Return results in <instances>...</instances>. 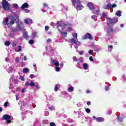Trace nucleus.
Wrapping results in <instances>:
<instances>
[{
  "label": "nucleus",
  "mask_w": 126,
  "mask_h": 126,
  "mask_svg": "<svg viewBox=\"0 0 126 126\" xmlns=\"http://www.w3.org/2000/svg\"><path fill=\"white\" fill-rule=\"evenodd\" d=\"M113 32H114V30H113V28L109 27L107 28L106 31V35H105L106 41H108L112 39V34H113Z\"/></svg>",
  "instance_id": "f257e3e1"
},
{
  "label": "nucleus",
  "mask_w": 126,
  "mask_h": 126,
  "mask_svg": "<svg viewBox=\"0 0 126 126\" xmlns=\"http://www.w3.org/2000/svg\"><path fill=\"white\" fill-rule=\"evenodd\" d=\"M56 25L57 26V29L58 31H63V29H65L66 27H67V26H68V25L65 24H63L60 21L57 22Z\"/></svg>",
  "instance_id": "f03ea898"
},
{
  "label": "nucleus",
  "mask_w": 126,
  "mask_h": 126,
  "mask_svg": "<svg viewBox=\"0 0 126 126\" xmlns=\"http://www.w3.org/2000/svg\"><path fill=\"white\" fill-rule=\"evenodd\" d=\"M1 4L4 10H9V9L10 8V4H9V3H8L6 0H2Z\"/></svg>",
  "instance_id": "7ed1b4c3"
},
{
  "label": "nucleus",
  "mask_w": 126,
  "mask_h": 126,
  "mask_svg": "<svg viewBox=\"0 0 126 126\" xmlns=\"http://www.w3.org/2000/svg\"><path fill=\"white\" fill-rule=\"evenodd\" d=\"M9 19L11 20V21L10 22L11 25H13V24H14L15 21H16V22H18V21H19V17H18L17 15L15 16H10L9 17Z\"/></svg>",
  "instance_id": "20e7f679"
},
{
  "label": "nucleus",
  "mask_w": 126,
  "mask_h": 126,
  "mask_svg": "<svg viewBox=\"0 0 126 126\" xmlns=\"http://www.w3.org/2000/svg\"><path fill=\"white\" fill-rule=\"evenodd\" d=\"M119 21V18L115 17L112 19L107 18V24H115Z\"/></svg>",
  "instance_id": "39448f33"
},
{
  "label": "nucleus",
  "mask_w": 126,
  "mask_h": 126,
  "mask_svg": "<svg viewBox=\"0 0 126 126\" xmlns=\"http://www.w3.org/2000/svg\"><path fill=\"white\" fill-rule=\"evenodd\" d=\"M2 119L6 121V124H10V123H11V120H12L13 118L11 117L10 115L5 114L3 116Z\"/></svg>",
  "instance_id": "423d86ee"
},
{
  "label": "nucleus",
  "mask_w": 126,
  "mask_h": 126,
  "mask_svg": "<svg viewBox=\"0 0 126 126\" xmlns=\"http://www.w3.org/2000/svg\"><path fill=\"white\" fill-rule=\"evenodd\" d=\"M93 13L94 15L92 16V19H94V21H97V17L99 15L100 13V10H97V11H93Z\"/></svg>",
  "instance_id": "0eeeda50"
},
{
  "label": "nucleus",
  "mask_w": 126,
  "mask_h": 126,
  "mask_svg": "<svg viewBox=\"0 0 126 126\" xmlns=\"http://www.w3.org/2000/svg\"><path fill=\"white\" fill-rule=\"evenodd\" d=\"M63 98H66V99L67 100V101H69L70 99L72 98V96L71 95H69L66 92H63Z\"/></svg>",
  "instance_id": "6e6552de"
},
{
  "label": "nucleus",
  "mask_w": 126,
  "mask_h": 126,
  "mask_svg": "<svg viewBox=\"0 0 126 126\" xmlns=\"http://www.w3.org/2000/svg\"><path fill=\"white\" fill-rule=\"evenodd\" d=\"M18 25L17 26V28L20 30H23V28H24V25L22 22H19V21L17 22Z\"/></svg>",
  "instance_id": "1a4fd4ad"
},
{
  "label": "nucleus",
  "mask_w": 126,
  "mask_h": 126,
  "mask_svg": "<svg viewBox=\"0 0 126 126\" xmlns=\"http://www.w3.org/2000/svg\"><path fill=\"white\" fill-rule=\"evenodd\" d=\"M88 6L91 10H93V11H96L97 10H95V7H94V4L92 2H89L88 4Z\"/></svg>",
  "instance_id": "9d476101"
},
{
  "label": "nucleus",
  "mask_w": 126,
  "mask_h": 126,
  "mask_svg": "<svg viewBox=\"0 0 126 126\" xmlns=\"http://www.w3.org/2000/svg\"><path fill=\"white\" fill-rule=\"evenodd\" d=\"M71 43H73V44H75L77 46H80V42L78 41V39L76 40L74 39V38H72L70 39Z\"/></svg>",
  "instance_id": "9b49d317"
},
{
  "label": "nucleus",
  "mask_w": 126,
  "mask_h": 126,
  "mask_svg": "<svg viewBox=\"0 0 126 126\" xmlns=\"http://www.w3.org/2000/svg\"><path fill=\"white\" fill-rule=\"evenodd\" d=\"M83 40H86V39H89L90 40H92V35L89 33H87L85 36H83Z\"/></svg>",
  "instance_id": "f8f14e48"
},
{
  "label": "nucleus",
  "mask_w": 126,
  "mask_h": 126,
  "mask_svg": "<svg viewBox=\"0 0 126 126\" xmlns=\"http://www.w3.org/2000/svg\"><path fill=\"white\" fill-rule=\"evenodd\" d=\"M49 9V6H48V4L46 3H43V7L41 9L42 11L43 12H46L47 10Z\"/></svg>",
  "instance_id": "ddd939ff"
},
{
  "label": "nucleus",
  "mask_w": 126,
  "mask_h": 126,
  "mask_svg": "<svg viewBox=\"0 0 126 126\" xmlns=\"http://www.w3.org/2000/svg\"><path fill=\"white\" fill-rule=\"evenodd\" d=\"M25 86H32V87H34L35 86V83L33 82H31L29 83V81H27L25 84Z\"/></svg>",
  "instance_id": "4468645a"
},
{
  "label": "nucleus",
  "mask_w": 126,
  "mask_h": 126,
  "mask_svg": "<svg viewBox=\"0 0 126 126\" xmlns=\"http://www.w3.org/2000/svg\"><path fill=\"white\" fill-rule=\"evenodd\" d=\"M51 63L52 64H54V65H55L56 66H59V65H60V63H59V61L56 60H52Z\"/></svg>",
  "instance_id": "2eb2a0df"
},
{
  "label": "nucleus",
  "mask_w": 126,
  "mask_h": 126,
  "mask_svg": "<svg viewBox=\"0 0 126 126\" xmlns=\"http://www.w3.org/2000/svg\"><path fill=\"white\" fill-rule=\"evenodd\" d=\"M71 1L73 6L75 5V4H79L81 2L80 0H71Z\"/></svg>",
  "instance_id": "dca6fc26"
},
{
  "label": "nucleus",
  "mask_w": 126,
  "mask_h": 126,
  "mask_svg": "<svg viewBox=\"0 0 126 126\" xmlns=\"http://www.w3.org/2000/svg\"><path fill=\"white\" fill-rule=\"evenodd\" d=\"M24 22L26 24H29L30 23V24H32V23H33V21L31 19H25Z\"/></svg>",
  "instance_id": "f3484780"
},
{
  "label": "nucleus",
  "mask_w": 126,
  "mask_h": 126,
  "mask_svg": "<svg viewBox=\"0 0 126 126\" xmlns=\"http://www.w3.org/2000/svg\"><path fill=\"white\" fill-rule=\"evenodd\" d=\"M94 49L95 52H99V51H101V48L100 47V46L95 45L94 47Z\"/></svg>",
  "instance_id": "a211bd4d"
},
{
  "label": "nucleus",
  "mask_w": 126,
  "mask_h": 126,
  "mask_svg": "<svg viewBox=\"0 0 126 126\" xmlns=\"http://www.w3.org/2000/svg\"><path fill=\"white\" fill-rule=\"evenodd\" d=\"M66 25H68V26L66 27L65 29H68L69 32H70V31H72V29L70 28V26H72V25L71 24H66Z\"/></svg>",
  "instance_id": "6ab92c4d"
},
{
  "label": "nucleus",
  "mask_w": 126,
  "mask_h": 126,
  "mask_svg": "<svg viewBox=\"0 0 126 126\" xmlns=\"http://www.w3.org/2000/svg\"><path fill=\"white\" fill-rule=\"evenodd\" d=\"M45 49L47 51H50L51 52H53V48L50 45H48L45 47Z\"/></svg>",
  "instance_id": "aec40b11"
},
{
  "label": "nucleus",
  "mask_w": 126,
  "mask_h": 126,
  "mask_svg": "<svg viewBox=\"0 0 126 126\" xmlns=\"http://www.w3.org/2000/svg\"><path fill=\"white\" fill-rule=\"evenodd\" d=\"M68 86L69 87L67 89V91H68V92H73L74 90L73 87L70 86V85H68Z\"/></svg>",
  "instance_id": "412c9836"
},
{
  "label": "nucleus",
  "mask_w": 126,
  "mask_h": 126,
  "mask_svg": "<svg viewBox=\"0 0 126 126\" xmlns=\"http://www.w3.org/2000/svg\"><path fill=\"white\" fill-rule=\"evenodd\" d=\"M29 6V5H28V3H25L21 6L22 9H24V8H28V7Z\"/></svg>",
  "instance_id": "4be33fe9"
},
{
  "label": "nucleus",
  "mask_w": 126,
  "mask_h": 126,
  "mask_svg": "<svg viewBox=\"0 0 126 126\" xmlns=\"http://www.w3.org/2000/svg\"><path fill=\"white\" fill-rule=\"evenodd\" d=\"M77 67L81 69V68H82V66L83 65V63L78 62H77Z\"/></svg>",
  "instance_id": "5701e85b"
},
{
  "label": "nucleus",
  "mask_w": 126,
  "mask_h": 126,
  "mask_svg": "<svg viewBox=\"0 0 126 126\" xmlns=\"http://www.w3.org/2000/svg\"><path fill=\"white\" fill-rule=\"evenodd\" d=\"M59 88H61V85L60 84H58L55 85L54 90L56 92L59 90Z\"/></svg>",
  "instance_id": "b1692460"
},
{
  "label": "nucleus",
  "mask_w": 126,
  "mask_h": 126,
  "mask_svg": "<svg viewBox=\"0 0 126 126\" xmlns=\"http://www.w3.org/2000/svg\"><path fill=\"white\" fill-rule=\"evenodd\" d=\"M96 121L98 123H101V122H104V118L102 117H98L96 118Z\"/></svg>",
  "instance_id": "393cba45"
},
{
  "label": "nucleus",
  "mask_w": 126,
  "mask_h": 126,
  "mask_svg": "<svg viewBox=\"0 0 126 126\" xmlns=\"http://www.w3.org/2000/svg\"><path fill=\"white\" fill-rule=\"evenodd\" d=\"M9 18L6 17L3 21L4 25H8V19Z\"/></svg>",
  "instance_id": "a878e982"
},
{
  "label": "nucleus",
  "mask_w": 126,
  "mask_h": 126,
  "mask_svg": "<svg viewBox=\"0 0 126 126\" xmlns=\"http://www.w3.org/2000/svg\"><path fill=\"white\" fill-rule=\"evenodd\" d=\"M59 32L61 33L63 37H66V36H67V32H63L62 31H59Z\"/></svg>",
  "instance_id": "bb28decb"
},
{
  "label": "nucleus",
  "mask_w": 126,
  "mask_h": 126,
  "mask_svg": "<svg viewBox=\"0 0 126 126\" xmlns=\"http://www.w3.org/2000/svg\"><path fill=\"white\" fill-rule=\"evenodd\" d=\"M105 84H106V86L105 87V91H108L109 90V87H110L111 85H110V84L108 82H105Z\"/></svg>",
  "instance_id": "cd10ccee"
},
{
  "label": "nucleus",
  "mask_w": 126,
  "mask_h": 126,
  "mask_svg": "<svg viewBox=\"0 0 126 126\" xmlns=\"http://www.w3.org/2000/svg\"><path fill=\"white\" fill-rule=\"evenodd\" d=\"M31 36L32 39H35V38H37V37H38L37 36V32H32Z\"/></svg>",
  "instance_id": "c85d7f7f"
},
{
  "label": "nucleus",
  "mask_w": 126,
  "mask_h": 126,
  "mask_svg": "<svg viewBox=\"0 0 126 126\" xmlns=\"http://www.w3.org/2000/svg\"><path fill=\"white\" fill-rule=\"evenodd\" d=\"M83 67L85 70L88 69V64L86 63H84L83 64Z\"/></svg>",
  "instance_id": "c756f323"
},
{
  "label": "nucleus",
  "mask_w": 126,
  "mask_h": 126,
  "mask_svg": "<svg viewBox=\"0 0 126 126\" xmlns=\"http://www.w3.org/2000/svg\"><path fill=\"white\" fill-rule=\"evenodd\" d=\"M50 121L48 120H44L42 121V125H49Z\"/></svg>",
  "instance_id": "7c9ffc66"
},
{
  "label": "nucleus",
  "mask_w": 126,
  "mask_h": 126,
  "mask_svg": "<svg viewBox=\"0 0 126 126\" xmlns=\"http://www.w3.org/2000/svg\"><path fill=\"white\" fill-rule=\"evenodd\" d=\"M24 37L26 40H28L29 38V35H28V33L26 32L24 33Z\"/></svg>",
  "instance_id": "2f4dec72"
},
{
  "label": "nucleus",
  "mask_w": 126,
  "mask_h": 126,
  "mask_svg": "<svg viewBox=\"0 0 126 126\" xmlns=\"http://www.w3.org/2000/svg\"><path fill=\"white\" fill-rule=\"evenodd\" d=\"M116 15L117 16H119V17L122 16V11L120 10H118L116 12Z\"/></svg>",
  "instance_id": "473e14b6"
},
{
  "label": "nucleus",
  "mask_w": 126,
  "mask_h": 126,
  "mask_svg": "<svg viewBox=\"0 0 126 126\" xmlns=\"http://www.w3.org/2000/svg\"><path fill=\"white\" fill-rule=\"evenodd\" d=\"M77 10H81L83 8V5H77V7H76Z\"/></svg>",
  "instance_id": "72a5a7b5"
},
{
  "label": "nucleus",
  "mask_w": 126,
  "mask_h": 126,
  "mask_svg": "<svg viewBox=\"0 0 126 126\" xmlns=\"http://www.w3.org/2000/svg\"><path fill=\"white\" fill-rule=\"evenodd\" d=\"M72 35L73 36L74 39H75V40H77V33L73 32V33H72Z\"/></svg>",
  "instance_id": "f704fd0d"
},
{
  "label": "nucleus",
  "mask_w": 126,
  "mask_h": 126,
  "mask_svg": "<svg viewBox=\"0 0 126 126\" xmlns=\"http://www.w3.org/2000/svg\"><path fill=\"white\" fill-rule=\"evenodd\" d=\"M78 62L83 63V62H84V58H83V57H80L78 59Z\"/></svg>",
  "instance_id": "c9c22d12"
},
{
  "label": "nucleus",
  "mask_w": 126,
  "mask_h": 126,
  "mask_svg": "<svg viewBox=\"0 0 126 126\" xmlns=\"http://www.w3.org/2000/svg\"><path fill=\"white\" fill-rule=\"evenodd\" d=\"M39 125H40V121L39 120H36V121L34 122L33 126H38Z\"/></svg>",
  "instance_id": "e433bc0d"
},
{
  "label": "nucleus",
  "mask_w": 126,
  "mask_h": 126,
  "mask_svg": "<svg viewBox=\"0 0 126 126\" xmlns=\"http://www.w3.org/2000/svg\"><path fill=\"white\" fill-rule=\"evenodd\" d=\"M23 73H26L27 72H29V68H25L23 69Z\"/></svg>",
  "instance_id": "4c0bfd02"
},
{
  "label": "nucleus",
  "mask_w": 126,
  "mask_h": 126,
  "mask_svg": "<svg viewBox=\"0 0 126 126\" xmlns=\"http://www.w3.org/2000/svg\"><path fill=\"white\" fill-rule=\"evenodd\" d=\"M111 7H112V5H111L110 4H107L106 6L105 7V9H110V8H111Z\"/></svg>",
  "instance_id": "58836bf2"
},
{
  "label": "nucleus",
  "mask_w": 126,
  "mask_h": 126,
  "mask_svg": "<svg viewBox=\"0 0 126 126\" xmlns=\"http://www.w3.org/2000/svg\"><path fill=\"white\" fill-rule=\"evenodd\" d=\"M124 118H121V117H120L119 116H118L117 117V120H118V121L119 122V123H122L123 122V120Z\"/></svg>",
  "instance_id": "ea45409f"
},
{
  "label": "nucleus",
  "mask_w": 126,
  "mask_h": 126,
  "mask_svg": "<svg viewBox=\"0 0 126 126\" xmlns=\"http://www.w3.org/2000/svg\"><path fill=\"white\" fill-rule=\"evenodd\" d=\"M20 61V58L19 57H16L15 62V63H19Z\"/></svg>",
  "instance_id": "a19ab883"
},
{
  "label": "nucleus",
  "mask_w": 126,
  "mask_h": 126,
  "mask_svg": "<svg viewBox=\"0 0 126 126\" xmlns=\"http://www.w3.org/2000/svg\"><path fill=\"white\" fill-rule=\"evenodd\" d=\"M17 49H18V50H16V52H20V51H21V50H22V47L20 45H19L17 47Z\"/></svg>",
  "instance_id": "79ce46f5"
},
{
  "label": "nucleus",
  "mask_w": 126,
  "mask_h": 126,
  "mask_svg": "<svg viewBox=\"0 0 126 126\" xmlns=\"http://www.w3.org/2000/svg\"><path fill=\"white\" fill-rule=\"evenodd\" d=\"M30 78H31V79H33V78H37V76L31 74V75H30Z\"/></svg>",
  "instance_id": "37998d69"
},
{
  "label": "nucleus",
  "mask_w": 126,
  "mask_h": 126,
  "mask_svg": "<svg viewBox=\"0 0 126 126\" xmlns=\"http://www.w3.org/2000/svg\"><path fill=\"white\" fill-rule=\"evenodd\" d=\"M108 50L109 52H112V50H113V46L112 45H109L108 48Z\"/></svg>",
  "instance_id": "c03bdc74"
},
{
  "label": "nucleus",
  "mask_w": 126,
  "mask_h": 126,
  "mask_svg": "<svg viewBox=\"0 0 126 126\" xmlns=\"http://www.w3.org/2000/svg\"><path fill=\"white\" fill-rule=\"evenodd\" d=\"M13 6L16 9H18V8H19V7H18V4L16 3L13 4Z\"/></svg>",
  "instance_id": "a18cd8bd"
},
{
  "label": "nucleus",
  "mask_w": 126,
  "mask_h": 126,
  "mask_svg": "<svg viewBox=\"0 0 126 126\" xmlns=\"http://www.w3.org/2000/svg\"><path fill=\"white\" fill-rule=\"evenodd\" d=\"M67 9H68L67 7L63 6V7L62 8V11L63 12H64V10H67Z\"/></svg>",
  "instance_id": "49530a36"
},
{
  "label": "nucleus",
  "mask_w": 126,
  "mask_h": 126,
  "mask_svg": "<svg viewBox=\"0 0 126 126\" xmlns=\"http://www.w3.org/2000/svg\"><path fill=\"white\" fill-rule=\"evenodd\" d=\"M33 87H35V88L37 89V90L40 89V86L39 85V84H34V86Z\"/></svg>",
  "instance_id": "de8ad7c7"
},
{
  "label": "nucleus",
  "mask_w": 126,
  "mask_h": 126,
  "mask_svg": "<svg viewBox=\"0 0 126 126\" xmlns=\"http://www.w3.org/2000/svg\"><path fill=\"white\" fill-rule=\"evenodd\" d=\"M12 47H13L14 50H15V51H16V50H17V48H16V43H12Z\"/></svg>",
  "instance_id": "09e8293b"
},
{
  "label": "nucleus",
  "mask_w": 126,
  "mask_h": 126,
  "mask_svg": "<svg viewBox=\"0 0 126 126\" xmlns=\"http://www.w3.org/2000/svg\"><path fill=\"white\" fill-rule=\"evenodd\" d=\"M72 59H73V62H77H77H78V59H77V58H76V57L74 56L73 57Z\"/></svg>",
  "instance_id": "8fccbe9b"
},
{
  "label": "nucleus",
  "mask_w": 126,
  "mask_h": 126,
  "mask_svg": "<svg viewBox=\"0 0 126 126\" xmlns=\"http://www.w3.org/2000/svg\"><path fill=\"white\" fill-rule=\"evenodd\" d=\"M16 99L18 101L20 99V95L19 94H16Z\"/></svg>",
  "instance_id": "3c124183"
},
{
  "label": "nucleus",
  "mask_w": 126,
  "mask_h": 126,
  "mask_svg": "<svg viewBox=\"0 0 126 126\" xmlns=\"http://www.w3.org/2000/svg\"><path fill=\"white\" fill-rule=\"evenodd\" d=\"M55 70L59 72L60 70H61V68L60 67H59V66H56V67H55Z\"/></svg>",
  "instance_id": "603ef678"
},
{
  "label": "nucleus",
  "mask_w": 126,
  "mask_h": 126,
  "mask_svg": "<svg viewBox=\"0 0 126 126\" xmlns=\"http://www.w3.org/2000/svg\"><path fill=\"white\" fill-rule=\"evenodd\" d=\"M4 45L5 46H9V45H10V42L8 41H6L5 42Z\"/></svg>",
  "instance_id": "864d4df0"
},
{
  "label": "nucleus",
  "mask_w": 126,
  "mask_h": 126,
  "mask_svg": "<svg viewBox=\"0 0 126 126\" xmlns=\"http://www.w3.org/2000/svg\"><path fill=\"white\" fill-rule=\"evenodd\" d=\"M8 72L9 73L10 72H12V70H13V67H9L8 69Z\"/></svg>",
  "instance_id": "5fc2aeb1"
},
{
  "label": "nucleus",
  "mask_w": 126,
  "mask_h": 126,
  "mask_svg": "<svg viewBox=\"0 0 126 126\" xmlns=\"http://www.w3.org/2000/svg\"><path fill=\"white\" fill-rule=\"evenodd\" d=\"M29 44H30V45H33V44H34V40H30L29 41Z\"/></svg>",
  "instance_id": "6e6d98bb"
},
{
  "label": "nucleus",
  "mask_w": 126,
  "mask_h": 126,
  "mask_svg": "<svg viewBox=\"0 0 126 126\" xmlns=\"http://www.w3.org/2000/svg\"><path fill=\"white\" fill-rule=\"evenodd\" d=\"M67 122L69 123H73V120H72V119H71L68 118V119H67Z\"/></svg>",
  "instance_id": "4d7b16f0"
},
{
  "label": "nucleus",
  "mask_w": 126,
  "mask_h": 126,
  "mask_svg": "<svg viewBox=\"0 0 126 126\" xmlns=\"http://www.w3.org/2000/svg\"><path fill=\"white\" fill-rule=\"evenodd\" d=\"M49 126H56V124L54 122H51L49 124Z\"/></svg>",
  "instance_id": "13d9d810"
},
{
  "label": "nucleus",
  "mask_w": 126,
  "mask_h": 126,
  "mask_svg": "<svg viewBox=\"0 0 126 126\" xmlns=\"http://www.w3.org/2000/svg\"><path fill=\"white\" fill-rule=\"evenodd\" d=\"M49 115H50V113H49V111H45V112L44 116L47 117V116H49Z\"/></svg>",
  "instance_id": "bf43d9fd"
},
{
  "label": "nucleus",
  "mask_w": 126,
  "mask_h": 126,
  "mask_svg": "<svg viewBox=\"0 0 126 126\" xmlns=\"http://www.w3.org/2000/svg\"><path fill=\"white\" fill-rule=\"evenodd\" d=\"M12 32L13 33H16V32H18V29H13Z\"/></svg>",
  "instance_id": "052dcab7"
},
{
  "label": "nucleus",
  "mask_w": 126,
  "mask_h": 126,
  "mask_svg": "<svg viewBox=\"0 0 126 126\" xmlns=\"http://www.w3.org/2000/svg\"><path fill=\"white\" fill-rule=\"evenodd\" d=\"M79 54L81 56L84 54V51L82 50L81 51H78Z\"/></svg>",
  "instance_id": "680f3d73"
},
{
  "label": "nucleus",
  "mask_w": 126,
  "mask_h": 126,
  "mask_svg": "<svg viewBox=\"0 0 126 126\" xmlns=\"http://www.w3.org/2000/svg\"><path fill=\"white\" fill-rule=\"evenodd\" d=\"M101 16H102V17L106 18V17H107V15L105 13H102Z\"/></svg>",
  "instance_id": "e2e57ef3"
},
{
  "label": "nucleus",
  "mask_w": 126,
  "mask_h": 126,
  "mask_svg": "<svg viewBox=\"0 0 126 126\" xmlns=\"http://www.w3.org/2000/svg\"><path fill=\"white\" fill-rule=\"evenodd\" d=\"M122 80H123V81H126V76L125 75L122 76Z\"/></svg>",
  "instance_id": "0e129e2a"
},
{
  "label": "nucleus",
  "mask_w": 126,
  "mask_h": 126,
  "mask_svg": "<svg viewBox=\"0 0 126 126\" xmlns=\"http://www.w3.org/2000/svg\"><path fill=\"white\" fill-rule=\"evenodd\" d=\"M86 113H88V114H89V113H90L91 111H90V109L89 108H87L85 110Z\"/></svg>",
  "instance_id": "69168bd1"
},
{
  "label": "nucleus",
  "mask_w": 126,
  "mask_h": 126,
  "mask_svg": "<svg viewBox=\"0 0 126 126\" xmlns=\"http://www.w3.org/2000/svg\"><path fill=\"white\" fill-rule=\"evenodd\" d=\"M47 43H51L52 42V39L51 38H48L46 40Z\"/></svg>",
  "instance_id": "338daca9"
},
{
  "label": "nucleus",
  "mask_w": 126,
  "mask_h": 126,
  "mask_svg": "<svg viewBox=\"0 0 126 126\" xmlns=\"http://www.w3.org/2000/svg\"><path fill=\"white\" fill-rule=\"evenodd\" d=\"M20 79H21V80H22V81H24V80H25V79H24L23 76H20Z\"/></svg>",
  "instance_id": "774afa93"
}]
</instances>
